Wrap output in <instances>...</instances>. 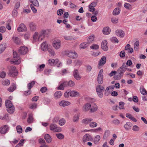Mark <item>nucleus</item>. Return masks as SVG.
<instances>
[{
  "instance_id": "f257e3e1",
  "label": "nucleus",
  "mask_w": 147,
  "mask_h": 147,
  "mask_svg": "<svg viewBox=\"0 0 147 147\" xmlns=\"http://www.w3.org/2000/svg\"><path fill=\"white\" fill-rule=\"evenodd\" d=\"M45 37L44 35L42 34L40 32L39 34L37 32H35L33 35V38L35 41L40 42L42 41Z\"/></svg>"
},
{
  "instance_id": "f03ea898",
  "label": "nucleus",
  "mask_w": 147,
  "mask_h": 147,
  "mask_svg": "<svg viewBox=\"0 0 147 147\" xmlns=\"http://www.w3.org/2000/svg\"><path fill=\"white\" fill-rule=\"evenodd\" d=\"M104 90V87L101 85H98L96 86V90L97 93L100 98H102L103 97L102 91Z\"/></svg>"
},
{
  "instance_id": "7ed1b4c3",
  "label": "nucleus",
  "mask_w": 147,
  "mask_h": 147,
  "mask_svg": "<svg viewBox=\"0 0 147 147\" xmlns=\"http://www.w3.org/2000/svg\"><path fill=\"white\" fill-rule=\"evenodd\" d=\"M8 74L11 77H14L17 75L18 72L15 66H11L10 67Z\"/></svg>"
},
{
  "instance_id": "20e7f679",
  "label": "nucleus",
  "mask_w": 147,
  "mask_h": 147,
  "mask_svg": "<svg viewBox=\"0 0 147 147\" xmlns=\"http://www.w3.org/2000/svg\"><path fill=\"white\" fill-rule=\"evenodd\" d=\"M50 130L56 132H60L61 130V128L58 127L56 124L54 123H52L50 125Z\"/></svg>"
},
{
  "instance_id": "39448f33",
  "label": "nucleus",
  "mask_w": 147,
  "mask_h": 147,
  "mask_svg": "<svg viewBox=\"0 0 147 147\" xmlns=\"http://www.w3.org/2000/svg\"><path fill=\"white\" fill-rule=\"evenodd\" d=\"M35 83L34 81H32L30 83H29L27 85V87L28 89L29 90H28L25 91L24 92V94L26 95L27 96L30 94L31 91L30 90L31 88L33 87Z\"/></svg>"
},
{
  "instance_id": "423d86ee",
  "label": "nucleus",
  "mask_w": 147,
  "mask_h": 147,
  "mask_svg": "<svg viewBox=\"0 0 147 147\" xmlns=\"http://www.w3.org/2000/svg\"><path fill=\"white\" fill-rule=\"evenodd\" d=\"M53 46L55 49L56 50L59 49L61 47V41L59 40L54 41Z\"/></svg>"
},
{
  "instance_id": "0eeeda50",
  "label": "nucleus",
  "mask_w": 147,
  "mask_h": 147,
  "mask_svg": "<svg viewBox=\"0 0 147 147\" xmlns=\"http://www.w3.org/2000/svg\"><path fill=\"white\" fill-rule=\"evenodd\" d=\"M103 69H101L99 71L97 77L98 83L100 84H102L103 82Z\"/></svg>"
},
{
  "instance_id": "6e6552de",
  "label": "nucleus",
  "mask_w": 147,
  "mask_h": 147,
  "mask_svg": "<svg viewBox=\"0 0 147 147\" xmlns=\"http://www.w3.org/2000/svg\"><path fill=\"white\" fill-rule=\"evenodd\" d=\"M28 51V49L24 46L21 47L18 50L19 53L22 55L26 54Z\"/></svg>"
},
{
  "instance_id": "1a4fd4ad",
  "label": "nucleus",
  "mask_w": 147,
  "mask_h": 147,
  "mask_svg": "<svg viewBox=\"0 0 147 147\" xmlns=\"http://www.w3.org/2000/svg\"><path fill=\"white\" fill-rule=\"evenodd\" d=\"M106 58L105 56H103L102 57L98 65V68L99 69L100 68V66H103L106 63Z\"/></svg>"
},
{
  "instance_id": "9d476101",
  "label": "nucleus",
  "mask_w": 147,
  "mask_h": 147,
  "mask_svg": "<svg viewBox=\"0 0 147 147\" xmlns=\"http://www.w3.org/2000/svg\"><path fill=\"white\" fill-rule=\"evenodd\" d=\"M67 56L73 59H75L77 57V53L74 51H70L67 54Z\"/></svg>"
},
{
  "instance_id": "9b49d317",
  "label": "nucleus",
  "mask_w": 147,
  "mask_h": 147,
  "mask_svg": "<svg viewBox=\"0 0 147 147\" xmlns=\"http://www.w3.org/2000/svg\"><path fill=\"white\" fill-rule=\"evenodd\" d=\"M73 75L74 78L77 80H80L82 78L79 74L78 70L76 69H75L73 71Z\"/></svg>"
},
{
  "instance_id": "f8f14e48",
  "label": "nucleus",
  "mask_w": 147,
  "mask_h": 147,
  "mask_svg": "<svg viewBox=\"0 0 147 147\" xmlns=\"http://www.w3.org/2000/svg\"><path fill=\"white\" fill-rule=\"evenodd\" d=\"M27 30V28L24 24H21L19 25L17 28V30L19 32L26 31Z\"/></svg>"
},
{
  "instance_id": "ddd939ff",
  "label": "nucleus",
  "mask_w": 147,
  "mask_h": 147,
  "mask_svg": "<svg viewBox=\"0 0 147 147\" xmlns=\"http://www.w3.org/2000/svg\"><path fill=\"white\" fill-rule=\"evenodd\" d=\"M107 42L106 40H103L101 44V48L105 51L108 50V48L107 46Z\"/></svg>"
},
{
  "instance_id": "4468645a",
  "label": "nucleus",
  "mask_w": 147,
  "mask_h": 147,
  "mask_svg": "<svg viewBox=\"0 0 147 147\" xmlns=\"http://www.w3.org/2000/svg\"><path fill=\"white\" fill-rule=\"evenodd\" d=\"M93 140L92 137L88 134H86L83 137V140L84 142H86L88 141H91Z\"/></svg>"
},
{
  "instance_id": "2eb2a0df",
  "label": "nucleus",
  "mask_w": 147,
  "mask_h": 147,
  "mask_svg": "<svg viewBox=\"0 0 147 147\" xmlns=\"http://www.w3.org/2000/svg\"><path fill=\"white\" fill-rule=\"evenodd\" d=\"M9 127L7 125H5L0 128V132L2 134L6 133L9 130Z\"/></svg>"
},
{
  "instance_id": "dca6fc26",
  "label": "nucleus",
  "mask_w": 147,
  "mask_h": 147,
  "mask_svg": "<svg viewBox=\"0 0 147 147\" xmlns=\"http://www.w3.org/2000/svg\"><path fill=\"white\" fill-rule=\"evenodd\" d=\"M116 35L120 37H123L125 35V33L123 30H118L115 31Z\"/></svg>"
},
{
  "instance_id": "f3484780",
  "label": "nucleus",
  "mask_w": 147,
  "mask_h": 147,
  "mask_svg": "<svg viewBox=\"0 0 147 147\" xmlns=\"http://www.w3.org/2000/svg\"><path fill=\"white\" fill-rule=\"evenodd\" d=\"M58 61V59H50L49 60L48 63L51 65H53L54 64L57 63Z\"/></svg>"
},
{
  "instance_id": "a211bd4d",
  "label": "nucleus",
  "mask_w": 147,
  "mask_h": 147,
  "mask_svg": "<svg viewBox=\"0 0 147 147\" xmlns=\"http://www.w3.org/2000/svg\"><path fill=\"white\" fill-rule=\"evenodd\" d=\"M49 45L47 44V42H45L42 43L41 45V49L43 51H45L47 50H48L49 48Z\"/></svg>"
},
{
  "instance_id": "6ab92c4d",
  "label": "nucleus",
  "mask_w": 147,
  "mask_h": 147,
  "mask_svg": "<svg viewBox=\"0 0 147 147\" xmlns=\"http://www.w3.org/2000/svg\"><path fill=\"white\" fill-rule=\"evenodd\" d=\"M132 124L130 122H127L124 125V127L126 130L128 131L131 129Z\"/></svg>"
},
{
  "instance_id": "aec40b11",
  "label": "nucleus",
  "mask_w": 147,
  "mask_h": 147,
  "mask_svg": "<svg viewBox=\"0 0 147 147\" xmlns=\"http://www.w3.org/2000/svg\"><path fill=\"white\" fill-rule=\"evenodd\" d=\"M70 104V102L69 101L64 100H62L59 102V105L63 107L69 105Z\"/></svg>"
},
{
  "instance_id": "412c9836",
  "label": "nucleus",
  "mask_w": 147,
  "mask_h": 147,
  "mask_svg": "<svg viewBox=\"0 0 147 147\" xmlns=\"http://www.w3.org/2000/svg\"><path fill=\"white\" fill-rule=\"evenodd\" d=\"M8 114L1 115L0 116V119L2 120H5L6 121H8L9 119Z\"/></svg>"
},
{
  "instance_id": "4be33fe9",
  "label": "nucleus",
  "mask_w": 147,
  "mask_h": 147,
  "mask_svg": "<svg viewBox=\"0 0 147 147\" xmlns=\"http://www.w3.org/2000/svg\"><path fill=\"white\" fill-rule=\"evenodd\" d=\"M44 138L47 143H50L52 141L51 136L48 134H46L45 135Z\"/></svg>"
},
{
  "instance_id": "5701e85b",
  "label": "nucleus",
  "mask_w": 147,
  "mask_h": 147,
  "mask_svg": "<svg viewBox=\"0 0 147 147\" xmlns=\"http://www.w3.org/2000/svg\"><path fill=\"white\" fill-rule=\"evenodd\" d=\"M92 105L89 103L86 104L83 107V111H87L90 110L91 107Z\"/></svg>"
},
{
  "instance_id": "b1692460",
  "label": "nucleus",
  "mask_w": 147,
  "mask_h": 147,
  "mask_svg": "<svg viewBox=\"0 0 147 147\" xmlns=\"http://www.w3.org/2000/svg\"><path fill=\"white\" fill-rule=\"evenodd\" d=\"M29 26L30 30L34 31L36 30V24L33 22H31L30 23Z\"/></svg>"
},
{
  "instance_id": "393cba45",
  "label": "nucleus",
  "mask_w": 147,
  "mask_h": 147,
  "mask_svg": "<svg viewBox=\"0 0 147 147\" xmlns=\"http://www.w3.org/2000/svg\"><path fill=\"white\" fill-rule=\"evenodd\" d=\"M102 32L104 34L108 35L110 32L111 30L108 27H105L103 28Z\"/></svg>"
},
{
  "instance_id": "a878e982",
  "label": "nucleus",
  "mask_w": 147,
  "mask_h": 147,
  "mask_svg": "<svg viewBox=\"0 0 147 147\" xmlns=\"http://www.w3.org/2000/svg\"><path fill=\"white\" fill-rule=\"evenodd\" d=\"M98 107L95 104H92L90 108V111L91 112H94L97 110Z\"/></svg>"
},
{
  "instance_id": "bb28decb",
  "label": "nucleus",
  "mask_w": 147,
  "mask_h": 147,
  "mask_svg": "<svg viewBox=\"0 0 147 147\" xmlns=\"http://www.w3.org/2000/svg\"><path fill=\"white\" fill-rule=\"evenodd\" d=\"M92 120L93 119L91 118H87L83 119L82 121V122L85 124H87Z\"/></svg>"
},
{
  "instance_id": "cd10ccee",
  "label": "nucleus",
  "mask_w": 147,
  "mask_h": 147,
  "mask_svg": "<svg viewBox=\"0 0 147 147\" xmlns=\"http://www.w3.org/2000/svg\"><path fill=\"white\" fill-rule=\"evenodd\" d=\"M65 86H70V87H72L74 86L75 83L74 82L72 81L71 80L69 81L68 82L67 81H65Z\"/></svg>"
},
{
  "instance_id": "c85d7f7f",
  "label": "nucleus",
  "mask_w": 147,
  "mask_h": 147,
  "mask_svg": "<svg viewBox=\"0 0 147 147\" xmlns=\"http://www.w3.org/2000/svg\"><path fill=\"white\" fill-rule=\"evenodd\" d=\"M33 115L32 114H30L28 115V117L27 120V122L29 123H31L33 122Z\"/></svg>"
},
{
  "instance_id": "c756f323",
  "label": "nucleus",
  "mask_w": 147,
  "mask_h": 147,
  "mask_svg": "<svg viewBox=\"0 0 147 147\" xmlns=\"http://www.w3.org/2000/svg\"><path fill=\"white\" fill-rule=\"evenodd\" d=\"M79 95V94L78 92L75 91H72L70 92V96H71L76 97Z\"/></svg>"
},
{
  "instance_id": "7c9ffc66",
  "label": "nucleus",
  "mask_w": 147,
  "mask_h": 147,
  "mask_svg": "<svg viewBox=\"0 0 147 147\" xmlns=\"http://www.w3.org/2000/svg\"><path fill=\"white\" fill-rule=\"evenodd\" d=\"M7 45L6 43H3L0 45V54L2 53L6 48Z\"/></svg>"
},
{
  "instance_id": "2f4dec72",
  "label": "nucleus",
  "mask_w": 147,
  "mask_h": 147,
  "mask_svg": "<svg viewBox=\"0 0 147 147\" xmlns=\"http://www.w3.org/2000/svg\"><path fill=\"white\" fill-rule=\"evenodd\" d=\"M62 95V93L60 91L56 92L54 94V96L55 98H59Z\"/></svg>"
},
{
  "instance_id": "473e14b6",
  "label": "nucleus",
  "mask_w": 147,
  "mask_h": 147,
  "mask_svg": "<svg viewBox=\"0 0 147 147\" xmlns=\"http://www.w3.org/2000/svg\"><path fill=\"white\" fill-rule=\"evenodd\" d=\"M13 40L15 43L17 44H20L21 43V41L20 38L18 37H13L12 38Z\"/></svg>"
},
{
  "instance_id": "72a5a7b5",
  "label": "nucleus",
  "mask_w": 147,
  "mask_h": 147,
  "mask_svg": "<svg viewBox=\"0 0 147 147\" xmlns=\"http://www.w3.org/2000/svg\"><path fill=\"white\" fill-rule=\"evenodd\" d=\"M12 24L11 21L10 20H8L6 24V28L9 30H11V25Z\"/></svg>"
},
{
  "instance_id": "f704fd0d",
  "label": "nucleus",
  "mask_w": 147,
  "mask_h": 147,
  "mask_svg": "<svg viewBox=\"0 0 147 147\" xmlns=\"http://www.w3.org/2000/svg\"><path fill=\"white\" fill-rule=\"evenodd\" d=\"M94 35H92L89 36L88 39V43H92L94 40Z\"/></svg>"
},
{
  "instance_id": "c9c22d12",
  "label": "nucleus",
  "mask_w": 147,
  "mask_h": 147,
  "mask_svg": "<svg viewBox=\"0 0 147 147\" xmlns=\"http://www.w3.org/2000/svg\"><path fill=\"white\" fill-rule=\"evenodd\" d=\"M64 38L67 40L71 41L75 39V38L71 36H63Z\"/></svg>"
},
{
  "instance_id": "e433bc0d",
  "label": "nucleus",
  "mask_w": 147,
  "mask_h": 147,
  "mask_svg": "<svg viewBox=\"0 0 147 147\" xmlns=\"http://www.w3.org/2000/svg\"><path fill=\"white\" fill-rule=\"evenodd\" d=\"M120 11V9L119 8H115L113 11V14L114 15H118Z\"/></svg>"
},
{
  "instance_id": "4c0bfd02",
  "label": "nucleus",
  "mask_w": 147,
  "mask_h": 147,
  "mask_svg": "<svg viewBox=\"0 0 147 147\" xmlns=\"http://www.w3.org/2000/svg\"><path fill=\"white\" fill-rule=\"evenodd\" d=\"M7 110L9 113L12 114L15 111V108L13 106L7 108Z\"/></svg>"
},
{
  "instance_id": "58836bf2",
  "label": "nucleus",
  "mask_w": 147,
  "mask_h": 147,
  "mask_svg": "<svg viewBox=\"0 0 147 147\" xmlns=\"http://www.w3.org/2000/svg\"><path fill=\"white\" fill-rule=\"evenodd\" d=\"M5 105L6 107L8 108L10 107L13 106L12 103L11 101L9 100H6L5 102Z\"/></svg>"
},
{
  "instance_id": "ea45409f",
  "label": "nucleus",
  "mask_w": 147,
  "mask_h": 147,
  "mask_svg": "<svg viewBox=\"0 0 147 147\" xmlns=\"http://www.w3.org/2000/svg\"><path fill=\"white\" fill-rule=\"evenodd\" d=\"M65 82H64L61 84L57 88V89L59 90H63L64 87H67V86H65Z\"/></svg>"
},
{
  "instance_id": "a19ab883",
  "label": "nucleus",
  "mask_w": 147,
  "mask_h": 147,
  "mask_svg": "<svg viewBox=\"0 0 147 147\" xmlns=\"http://www.w3.org/2000/svg\"><path fill=\"white\" fill-rule=\"evenodd\" d=\"M17 132L18 134H21L22 132V127L20 125H18L16 127Z\"/></svg>"
},
{
  "instance_id": "79ce46f5",
  "label": "nucleus",
  "mask_w": 147,
  "mask_h": 147,
  "mask_svg": "<svg viewBox=\"0 0 147 147\" xmlns=\"http://www.w3.org/2000/svg\"><path fill=\"white\" fill-rule=\"evenodd\" d=\"M100 137L99 135L96 136L94 139V142L95 144H97L98 143L100 139Z\"/></svg>"
},
{
  "instance_id": "37998d69",
  "label": "nucleus",
  "mask_w": 147,
  "mask_h": 147,
  "mask_svg": "<svg viewBox=\"0 0 147 147\" xmlns=\"http://www.w3.org/2000/svg\"><path fill=\"white\" fill-rule=\"evenodd\" d=\"M80 115L78 114H75L73 117V121L74 122H77L79 119Z\"/></svg>"
},
{
  "instance_id": "c03bdc74",
  "label": "nucleus",
  "mask_w": 147,
  "mask_h": 147,
  "mask_svg": "<svg viewBox=\"0 0 147 147\" xmlns=\"http://www.w3.org/2000/svg\"><path fill=\"white\" fill-rule=\"evenodd\" d=\"M139 42L138 41H137L134 43V49L135 51H138L139 48Z\"/></svg>"
},
{
  "instance_id": "a18cd8bd",
  "label": "nucleus",
  "mask_w": 147,
  "mask_h": 147,
  "mask_svg": "<svg viewBox=\"0 0 147 147\" xmlns=\"http://www.w3.org/2000/svg\"><path fill=\"white\" fill-rule=\"evenodd\" d=\"M140 90L141 93L143 95H145L147 93V91L143 87H140Z\"/></svg>"
},
{
  "instance_id": "49530a36",
  "label": "nucleus",
  "mask_w": 147,
  "mask_h": 147,
  "mask_svg": "<svg viewBox=\"0 0 147 147\" xmlns=\"http://www.w3.org/2000/svg\"><path fill=\"white\" fill-rule=\"evenodd\" d=\"M16 85L13 84L8 88V90L9 92H12L16 89Z\"/></svg>"
},
{
  "instance_id": "de8ad7c7",
  "label": "nucleus",
  "mask_w": 147,
  "mask_h": 147,
  "mask_svg": "<svg viewBox=\"0 0 147 147\" xmlns=\"http://www.w3.org/2000/svg\"><path fill=\"white\" fill-rule=\"evenodd\" d=\"M10 81L7 79H5V80H3L2 81V82L3 85L4 86L9 85L10 84Z\"/></svg>"
},
{
  "instance_id": "09e8293b",
  "label": "nucleus",
  "mask_w": 147,
  "mask_h": 147,
  "mask_svg": "<svg viewBox=\"0 0 147 147\" xmlns=\"http://www.w3.org/2000/svg\"><path fill=\"white\" fill-rule=\"evenodd\" d=\"M41 32L42 34L45 36L49 35L50 32L49 30H43L41 31Z\"/></svg>"
},
{
  "instance_id": "8fccbe9b",
  "label": "nucleus",
  "mask_w": 147,
  "mask_h": 147,
  "mask_svg": "<svg viewBox=\"0 0 147 147\" xmlns=\"http://www.w3.org/2000/svg\"><path fill=\"white\" fill-rule=\"evenodd\" d=\"M66 122V121L64 119L62 118L60 119L59 121V123L61 126L64 125Z\"/></svg>"
},
{
  "instance_id": "3c124183",
  "label": "nucleus",
  "mask_w": 147,
  "mask_h": 147,
  "mask_svg": "<svg viewBox=\"0 0 147 147\" xmlns=\"http://www.w3.org/2000/svg\"><path fill=\"white\" fill-rule=\"evenodd\" d=\"M124 7L126 9L130 10L132 8L131 5L129 3H125L124 5Z\"/></svg>"
},
{
  "instance_id": "603ef678",
  "label": "nucleus",
  "mask_w": 147,
  "mask_h": 147,
  "mask_svg": "<svg viewBox=\"0 0 147 147\" xmlns=\"http://www.w3.org/2000/svg\"><path fill=\"white\" fill-rule=\"evenodd\" d=\"M99 46L98 45L93 44L90 47L91 49H97L99 48Z\"/></svg>"
},
{
  "instance_id": "864d4df0",
  "label": "nucleus",
  "mask_w": 147,
  "mask_h": 147,
  "mask_svg": "<svg viewBox=\"0 0 147 147\" xmlns=\"http://www.w3.org/2000/svg\"><path fill=\"white\" fill-rule=\"evenodd\" d=\"M122 77V76H121L118 73L117 75L114 76L113 78L115 80H118L121 79Z\"/></svg>"
},
{
  "instance_id": "5fc2aeb1",
  "label": "nucleus",
  "mask_w": 147,
  "mask_h": 147,
  "mask_svg": "<svg viewBox=\"0 0 147 147\" xmlns=\"http://www.w3.org/2000/svg\"><path fill=\"white\" fill-rule=\"evenodd\" d=\"M88 43L83 42L80 45V47L82 49H84L88 47L87 44Z\"/></svg>"
},
{
  "instance_id": "6e6d98bb",
  "label": "nucleus",
  "mask_w": 147,
  "mask_h": 147,
  "mask_svg": "<svg viewBox=\"0 0 147 147\" xmlns=\"http://www.w3.org/2000/svg\"><path fill=\"white\" fill-rule=\"evenodd\" d=\"M48 51L52 56H54L55 55V52L53 49L49 48L48 49Z\"/></svg>"
},
{
  "instance_id": "4d7b16f0",
  "label": "nucleus",
  "mask_w": 147,
  "mask_h": 147,
  "mask_svg": "<svg viewBox=\"0 0 147 147\" xmlns=\"http://www.w3.org/2000/svg\"><path fill=\"white\" fill-rule=\"evenodd\" d=\"M125 71L123 70L122 69H119V68L118 69L117 72L121 76H123V74Z\"/></svg>"
},
{
  "instance_id": "13d9d810",
  "label": "nucleus",
  "mask_w": 147,
  "mask_h": 147,
  "mask_svg": "<svg viewBox=\"0 0 147 147\" xmlns=\"http://www.w3.org/2000/svg\"><path fill=\"white\" fill-rule=\"evenodd\" d=\"M127 66L125 63H123L122 66L119 67V69H122L125 71L127 69Z\"/></svg>"
},
{
  "instance_id": "bf43d9fd",
  "label": "nucleus",
  "mask_w": 147,
  "mask_h": 147,
  "mask_svg": "<svg viewBox=\"0 0 147 147\" xmlns=\"http://www.w3.org/2000/svg\"><path fill=\"white\" fill-rule=\"evenodd\" d=\"M30 36V32H27L24 35V38L26 40L28 39Z\"/></svg>"
},
{
  "instance_id": "052dcab7",
  "label": "nucleus",
  "mask_w": 147,
  "mask_h": 147,
  "mask_svg": "<svg viewBox=\"0 0 147 147\" xmlns=\"http://www.w3.org/2000/svg\"><path fill=\"white\" fill-rule=\"evenodd\" d=\"M57 137L59 139H62L64 137V136L61 133L57 134H56Z\"/></svg>"
},
{
  "instance_id": "680f3d73",
  "label": "nucleus",
  "mask_w": 147,
  "mask_h": 147,
  "mask_svg": "<svg viewBox=\"0 0 147 147\" xmlns=\"http://www.w3.org/2000/svg\"><path fill=\"white\" fill-rule=\"evenodd\" d=\"M97 125V123L95 122H91L89 123V126L92 127H94Z\"/></svg>"
},
{
  "instance_id": "e2e57ef3",
  "label": "nucleus",
  "mask_w": 147,
  "mask_h": 147,
  "mask_svg": "<svg viewBox=\"0 0 147 147\" xmlns=\"http://www.w3.org/2000/svg\"><path fill=\"white\" fill-rule=\"evenodd\" d=\"M111 41L113 43H118L119 42V40L117 38L115 37H113L111 39Z\"/></svg>"
},
{
  "instance_id": "0e129e2a",
  "label": "nucleus",
  "mask_w": 147,
  "mask_h": 147,
  "mask_svg": "<svg viewBox=\"0 0 147 147\" xmlns=\"http://www.w3.org/2000/svg\"><path fill=\"white\" fill-rule=\"evenodd\" d=\"M37 106L36 104L33 103L30 104V108L32 109H34L36 108Z\"/></svg>"
},
{
  "instance_id": "69168bd1",
  "label": "nucleus",
  "mask_w": 147,
  "mask_h": 147,
  "mask_svg": "<svg viewBox=\"0 0 147 147\" xmlns=\"http://www.w3.org/2000/svg\"><path fill=\"white\" fill-rule=\"evenodd\" d=\"M112 122L113 124L116 125H118L120 123V121L117 119L113 120Z\"/></svg>"
},
{
  "instance_id": "338daca9",
  "label": "nucleus",
  "mask_w": 147,
  "mask_h": 147,
  "mask_svg": "<svg viewBox=\"0 0 147 147\" xmlns=\"http://www.w3.org/2000/svg\"><path fill=\"white\" fill-rule=\"evenodd\" d=\"M47 87H43L40 88V91L42 93H44L47 91Z\"/></svg>"
},
{
  "instance_id": "774afa93",
  "label": "nucleus",
  "mask_w": 147,
  "mask_h": 147,
  "mask_svg": "<svg viewBox=\"0 0 147 147\" xmlns=\"http://www.w3.org/2000/svg\"><path fill=\"white\" fill-rule=\"evenodd\" d=\"M119 108L120 109H124V103L123 102H119Z\"/></svg>"
}]
</instances>
